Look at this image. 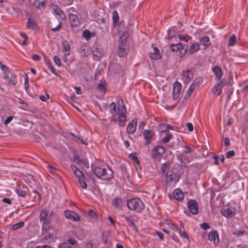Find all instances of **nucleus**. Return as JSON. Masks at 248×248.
<instances>
[{"mask_svg":"<svg viewBox=\"0 0 248 248\" xmlns=\"http://www.w3.org/2000/svg\"><path fill=\"white\" fill-rule=\"evenodd\" d=\"M161 170L163 175H165V182L170 186H174L176 183L175 174L172 170H170V165L169 163H165L163 164Z\"/></svg>","mask_w":248,"mask_h":248,"instance_id":"1","label":"nucleus"},{"mask_svg":"<svg viewBox=\"0 0 248 248\" xmlns=\"http://www.w3.org/2000/svg\"><path fill=\"white\" fill-rule=\"evenodd\" d=\"M96 176L103 180H108L113 177V171L108 167H96L94 169Z\"/></svg>","mask_w":248,"mask_h":248,"instance_id":"2","label":"nucleus"},{"mask_svg":"<svg viewBox=\"0 0 248 248\" xmlns=\"http://www.w3.org/2000/svg\"><path fill=\"white\" fill-rule=\"evenodd\" d=\"M52 212L50 213L48 209L44 208L40 213V220L43 221L42 230L47 231L49 228V223L51 221Z\"/></svg>","mask_w":248,"mask_h":248,"instance_id":"3","label":"nucleus"},{"mask_svg":"<svg viewBox=\"0 0 248 248\" xmlns=\"http://www.w3.org/2000/svg\"><path fill=\"white\" fill-rule=\"evenodd\" d=\"M127 205L128 209L137 213H140L144 208V204L139 198L128 200Z\"/></svg>","mask_w":248,"mask_h":248,"instance_id":"4","label":"nucleus"},{"mask_svg":"<svg viewBox=\"0 0 248 248\" xmlns=\"http://www.w3.org/2000/svg\"><path fill=\"white\" fill-rule=\"evenodd\" d=\"M70 168L72 170L74 174L77 178L78 181L80 185L81 186L84 188L86 189L87 188V184L85 183L86 178L82 173L75 165L73 164H71L70 165Z\"/></svg>","mask_w":248,"mask_h":248,"instance_id":"5","label":"nucleus"},{"mask_svg":"<svg viewBox=\"0 0 248 248\" xmlns=\"http://www.w3.org/2000/svg\"><path fill=\"white\" fill-rule=\"evenodd\" d=\"M165 153V149L161 146H155L152 151V157L153 158L160 157Z\"/></svg>","mask_w":248,"mask_h":248,"instance_id":"6","label":"nucleus"},{"mask_svg":"<svg viewBox=\"0 0 248 248\" xmlns=\"http://www.w3.org/2000/svg\"><path fill=\"white\" fill-rule=\"evenodd\" d=\"M187 207L190 212L193 215L198 213V205L197 202L194 200H190L187 202Z\"/></svg>","mask_w":248,"mask_h":248,"instance_id":"7","label":"nucleus"},{"mask_svg":"<svg viewBox=\"0 0 248 248\" xmlns=\"http://www.w3.org/2000/svg\"><path fill=\"white\" fill-rule=\"evenodd\" d=\"M64 215L66 218L73 221H78L80 220V217L78 214L74 211L66 210L64 212Z\"/></svg>","mask_w":248,"mask_h":248,"instance_id":"8","label":"nucleus"},{"mask_svg":"<svg viewBox=\"0 0 248 248\" xmlns=\"http://www.w3.org/2000/svg\"><path fill=\"white\" fill-rule=\"evenodd\" d=\"M51 9L52 10V13L53 14L58 16L59 18L62 19L65 18V15L63 11H62L60 8L57 5H51L50 6Z\"/></svg>","mask_w":248,"mask_h":248,"instance_id":"9","label":"nucleus"},{"mask_svg":"<svg viewBox=\"0 0 248 248\" xmlns=\"http://www.w3.org/2000/svg\"><path fill=\"white\" fill-rule=\"evenodd\" d=\"M182 89V85L178 82H175L173 86L172 95L174 100L179 98Z\"/></svg>","mask_w":248,"mask_h":248,"instance_id":"10","label":"nucleus"},{"mask_svg":"<svg viewBox=\"0 0 248 248\" xmlns=\"http://www.w3.org/2000/svg\"><path fill=\"white\" fill-rule=\"evenodd\" d=\"M11 77L10 75L5 74L4 78L8 84L15 86L17 83V80L16 74L11 73Z\"/></svg>","mask_w":248,"mask_h":248,"instance_id":"11","label":"nucleus"},{"mask_svg":"<svg viewBox=\"0 0 248 248\" xmlns=\"http://www.w3.org/2000/svg\"><path fill=\"white\" fill-rule=\"evenodd\" d=\"M137 121L136 119H132L128 124L126 132L128 134L133 133L136 130Z\"/></svg>","mask_w":248,"mask_h":248,"instance_id":"12","label":"nucleus"},{"mask_svg":"<svg viewBox=\"0 0 248 248\" xmlns=\"http://www.w3.org/2000/svg\"><path fill=\"white\" fill-rule=\"evenodd\" d=\"M127 49L125 43L120 41L118 46V54L120 57H123L127 54Z\"/></svg>","mask_w":248,"mask_h":248,"instance_id":"13","label":"nucleus"},{"mask_svg":"<svg viewBox=\"0 0 248 248\" xmlns=\"http://www.w3.org/2000/svg\"><path fill=\"white\" fill-rule=\"evenodd\" d=\"M69 19L72 28L77 27L79 25L78 17L73 14H69Z\"/></svg>","mask_w":248,"mask_h":248,"instance_id":"14","label":"nucleus"},{"mask_svg":"<svg viewBox=\"0 0 248 248\" xmlns=\"http://www.w3.org/2000/svg\"><path fill=\"white\" fill-rule=\"evenodd\" d=\"M208 239L213 241L214 244H217L219 242L218 233L217 231H211L209 233Z\"/></svg>","mask_w":248,"mask_h":248,"instance_id":"15","label":"nucleus"},{"mask_svg":"<svg viewBox=\"0 0 248 248\" xmlns=\"http://www.w3.org/2000/svg\"><path fill=\"white\" fill-rule=\"evenodd\" d=\"M235 208L233 207H231L221 211V215L224 217L228 218H231L233 217L235 213Z\"/></svg>","mask_w":248,"mask_h":248,"instance_id":"16","label":"nucleus"},{"mask_svg":"<svg viewBox=\"0 0 248 248\" xmlns=\"http://www.w3.org/2000/svg\"><path fill=\"white\" fill-rule=\"evenodd\" d=\"M193 77L192 72L188 69L183 71L182 75V80L185 83L188 82Z\"/></svg>","mask_w":248,"mask_h":248,"instance_id":"17","label":"nucleus"},{"mask_svg":"<svg viewBox=\"0 0 248 248\" xmlns=\"http://www.w3.org/2000/svg\"><path fill=\"white\" fill-rule=\"evenodd\" d=\"M123 107L124 108L123 109H120V108H118V111H117V113L116 114L118 115L119 121L121 122H124L125 121L126 118H125V106L124 105L123 106Z\"/></svg>","mask_w":248,"mask_h":248,"instance_id":"18","label":"nucleus"},{"mask_svg":"<svg viewBox=\"0 0 248 248\" xmlns=\"http://www.w3.org/2000/svg\"><path fill=\"white\" fill-rule=\"evenodd\" d=\"M154 135V133L153 131L150 130H146L143 133V136L146 140V144H148L151 142V140L153 136Z\"/></svg>","mask_w":248,"mask_h":248,"instance_id":"19","label":"nucleus"},{"mask_svg":"<svg viewBox=\"0 0 248 248\" xmlns=\"http://www.w3.org/2000/svg\"><path fill=\"white\" fill-rule=\"evenodd\" d=\"M150 57L151 59L157 60L161 58L159 49L156 47H154L153 51L151 52Z\"/></svg>","mask_w":248,"mask_h":248,"instance_id":"20","label":"nucleus"},{"mask_svg":"<svg viewBox=\"0 0 248 248\" xmlns=\"http://www.w3.org/2000/svg\"><path fill=\"white\" fill-rule=\"evenodd\" d=\"M173 197L178 201H181L184 198V194L182 191L180 189H176L173 192Z\"/></svg>","mask_w":248,"mask_h":248,"instance_id":"21","label":"nucleus"},{"mask_svg":"<svg viewBox=\"0 0 248 248\" xmlns=\"http://www.w3.org/2000/svg\"><path fill=\"white\" fill-rule=\"evenodd\" d=\"M213 71L216 76V78L217 80L220 81L222 77L221 68L219 66H215Z\"/></svg>","mask_w":248,"mask_h":248,"instance_id":"22","label":"nucleus"},{"mask_svg":"<svg viewBox=\"0 0 248 248\" xmlns=\"http://www.w3.org/2000/svg\"><path fill=\"white\" fill-rule=\"evenodd\" d=\"M27 27L28 29L35 30L38 28L35 21L31 17L28 18L27 22Z\"/></svg>","mask_w":248,"mask_h":248,"instance_id":"23","label":"nucleus"},{"mask_svg":"<svg viewBox=\"0 0 248 248\" xmlns=\"http://www.w3.org/2000/svg\"><path fill=\"white\" fill-rule=\"evenodd\" d=\"M63 51L65 56H69L70 52V46L69 43L64 41L62 42Z\"/></svg>","mask_w":248,"mask_h":248,"instance_id":"24","label":"nucleus"},{"mask_svg":"<svg viewBox=\"0 0 248 248\" xmlns=\"http://www.w3.org/2000/svg\"><path fill=\"white\" fill-rule=\"evenodd\" d=\"M179 234L184 239H186L188 241H189L187 234L185 230L184 226L182 223H180V224Z\"/></svg>","mask_w":248,"mask_h":248,"instance_id":"25","label":"nucleus"},{"mask_svg":"<svg viewBox=\"0 0 248 248\" xmlns=\"http://www.w3.org/2000/svg\"><path fill=\"white\" fill-rule=\"evenodd\" d=\"M223 83L222 81H219L213 89V92L217 95H219L222 93V87Z\"/></svg>","mask_w":248,"mask_h":248,"instance_id":"26","label":"nucleus"},{"mask_svg":"<svg viewBox=\"0 0 248 248\" xmlns=\"http://www.w3.org/2000/svg\"><path fill=\"white\" fill-rule=\"evenodd\" d=\"M124 218L127 222V223L128 224L129 226L131 227L133 229L135 230L136 231H137V228L136 226L135 225V223H134L133 220L132 219V217L130 216L126 217L124 216Z\"/></svg>","mask_w":248,"mask_h":248,"instance_id":"27","label":"nucleus"},{"mask_svg":"<svg viewBox=\"0 0 248 248\" xmlns=\"http://www.w3.org/2000/svg\"><path fill=\"white\" fill-rule=\"evenodd\" d=\"M200 42L201 44L204 45L205 47H207L211 45L209 38L207 36L200 38Z\"/></svg>","mask_w":248,"mask_h":248,"instance_id":"28","label":"nucleus"},{"mask_svg":"<svg viewBox=\"0 0 248 248\" xmlns=\"http://www.w3.org/2000/svg\"><path fill=\"white\" fill-rule=\"evenodd\" d=\"M180 156L182 159V162L185 163L189 162L192 158L191 155H187L185 154H181Z\"/></svg>","mask_w":248,"mask_h":248,"instance_id":"29","label":"nucleus"},{"mask_svg":"<svg viewBox=\"0 0 248 248\" xmlns=\"http://www.w3.org/2000/svg\"><path fill=\"white\" fill-rule=\"evenodd\" d=\"M182 46L183 45L182 43H178L176 44H172L170 45V48L172 51L175 52L178 51L181 49Z\"/></svg>","mask_w":248,"mask_h":248,"instance_id":"30","label":"nucleus"},{"mask_svg":"<svg viewBox=\"0 0 248 248\" xmlns=\"http://www.w3.org/2000/svg\"><path fill=\"white\" fill-rule=\"evenodd\" d=\"M0 68L3 71V77H4L5 74H6V75H10V71L9 68L6 65L3 64L1 62H0Z\"/></svg>","mask_w":248,"mask_h":248,"instance_id":"31","label":"nucleus"},{"mask_svg":"<svg viewBox=\"0 0 248 248\" xmlns=\"http://www.w3.org/2000/svg\"><path fill=\"white\" fill-rule=\"evenodd\" d=\"M200 49V45L198 43H194L192 44L189 49V51L191 54H193L198 50H199Z\"/></svg>","mask_w":248,"mask_h":248,"instance_id":"32","label":"nucleus"},{"mask_svg":"<svg viewBox=\"0 0 248 248\" xmlns=\"http://www.w3.org/2000/svg\"><path fill=\"white\" fill-rule=\"evenodd\" d=\"M112 204L117 207H121L122 205V201L120 198L116 197L113 200Z\"/></svg>","mask_w":248,"mask_h":248,"instance_id":"33","label":"nucleus"},{"mask_svg":"<svg viewBox=\"0 0 248 248\" xmlns=\"http://www.w3.org/2000/svg\"><path fill=\"white\" fill-rule=\"evenodd\" d=\"M16 192L19 196L24 197L26 195L27 190L26 188L23 189L20 187H19L16 189Z\"/></svg>","mask_w":248,"mask_h":248,"instance_id":"34","label":"nucleus"},{"mask_svg":"<svg viewBox=\"0 0 248 248\" xmlns=\"http://www.w3.org/2000/svg\"><path fill=\"white\" fill-rule=\"evenodd\" d=\"M82 36L87 41L89 40L92 36V33L91 31L88 30H85L82 32Z\"/></svg>","mask_w":248,"mask_h":248,"instance_id":"35","label":"nucleus"},{"mask_svg":"<svg viewBox=\"0 0 248 248\" xmlns=\"http://www.w3.org/2000/svg\"><path fill=\"white\" fill-rule=\"evenodd\" d=\"M33 4L37 8H40L45 6V1L42 0H36L34 1Z\"/></svg>","mask_w":248,"mask_h":248,"instance_id":"36","label":"nucleus"},{"mask_svg":"<svg viewBox=\"0 0 248 248\" xmlns=\"http://www.w3.org/2000/svg\"><path fill=\"white\" fill-rule=\"evenodd\" d=\"M109 108H110V110H109L110 112L112 115L116 114V113H117V111H118L117 110L116 104L115 103H114V102H112L110 104Z\"/></svg>","mask_w":248,"mask_h":248,"instance_id":"37","label":"nucleus"},{"mask_svg":"<svg viewBox=\"0 0 248 248\" xmlns=\"http://www.w3.org/2000/svg\"><path fill=\"white\" fill-rule=\"evenodd\" d=\"M46 65L47 66L48 69L51 71V72L55 75V76H58V73L55 70V69L53 68L51 63L48 61H46Z\"/></svg>","mask_w":248,"mask_h":248,"instance_id":"38","label":"nucleus"},{"mask_svg":"<svg viewBox=\"0 0 248 248\" xmlns=\"http://www.w3.org/2000/svg\"><path fill=\"white\" fill-rule=\"evenodd\" d=\"M24 223L22 221H20L18 223H16L13 225L12 229L13 230H17L23 226Z\"/></svg>","mask_w":248,"mask_h":248,"instance_id":"39","label":"nucleus"},{"mask_svg":"<svg viewBox=\"0 0 248 248\" xmlns=\"http://www.w3.org/2000/svg\"><path fill=\"white\" fill-rule=\"evenodd\" d=\"M97 89L101 92L103 93L105 91V82L101 81L97 85Z\"/></svg>","mask_w":248,"mask_h":248,"instance_id":"40","label":"nucleus"},{"mask_svg":"<svg viewBox=\"0 0 248 248\" xmlns=\"http://www.w3.org/2000/svg\"><path fill=\"white\" fill-rule=\"evenodd\" d=\"M178 38L180 40L187 42L188 41V40L191 38V37L186 34H179L178 36Z\"/></svg>","mask_w":248,"mask_h":248,"instance_id":"41","label":"nucleus"},{"mask_svg":"<svg viewBox=\"0 0 248 248\" xmlns=\"http://www.w3.org/2000/svg\"><path fill=\"white\" fill-rule=\"evenodd\" d=\"M195 87L193 85L191 84L187 90L186 95L185 96V98L189 97L191 95V93L195 90Z\"/></svg>","mask_w":248,"mask_h":248,"instance_id":"42","label":"nucleus"},{"mask_svg":"<svg viewBox=\"0 0 248 248\" xmlns=\"http://www.w3.org/2000/svg\"><path fill=\"white\" fill-rule=\"evenodd\" d=\"M187 49V46L183 45L182 46V48L179 50V55H180V57H182L185 55Z\"/></svg>","mask_w":248,"mask_h":248,"instance_id":"43","label":"nucleus"},{"mask_svg":"<svg viewBox=\"0 0 248 248\" xmlns=\"http://www.w3.org/2000/svg\"><path fill=\"white\" fill-rule=\"evenodd\" d=\"M167 130V124H161L158 126V131L159 132H163Z\"/></svg>","mask_w":248,"mask_h":248,"instance_id":"44","label":"nucleus"},{"mask_svg":"<svg viewBox=\"0 0 248 248\" xmlns=\"http://www.w3.org/2000/svg\"><path fill=\"white\" fill-rule=\"evenodd\" d=\"M172 135L170 133H168L166 135V136H165L161 140L164 143H167L170 141Z\"/></svg>","mask_w":248,"mask_h":248,"instance_id":"45","label":"nucleus"},{"mask_svg":"<svg viewBox=\"0 0 248 248\" xmlns=\"http://www.w3.org/2000/svg\"><path fill=\"white\" fill-rule=\"evenodd\" d=\"M202 82V79L201 78H196L192 84L195 87H198Z\"/></svg>","mask_w":248,"mask_h":248,"instance_id":"46","label":"nucleus"},{"mask_svg":"<svg viewBox=\"0 0 248 248\" xmlns=\"http://www.w3.org/2000/svg\"><path fill=\"white\" fill-rule=\"evenodd\" d=\"M236 40V37L234 35H232L230 38L229 42V46H232L235 44Z\"/></svg>","mask_w":248,"mask_h":248,"instance_id":"47","label":"nucleus"},{"mask_svg":"<svg viewBox=\"0 0 248 248\" xmlns=\"http://www.w3.org/2000/svg\"><path fill=\"white\" fill-rule=\"evenodd\" d=\"M168 38L171 39L175 36V32L173 30L170 29L168 31Z\"/></svg>","mask_w":248,"mask_h":248,"instance_id":"48","label":"nucleus"},{"mask_svg":"<svg viewBox=\"0 0 248 248\" xmlns=\"http://www.w3.org/2000/svg\"><path fill=\"white\" fill-rule=\"evenodd\" d=\"M183 151V154H190L193 152V149L189 146H185Z\"/></svg>","mask_w":248,"mask_h":248,"instance_id":"49","label":"nucleus"},{"mask_svg":"<svg viewBox=\"0 0 248 248\" xmlns=\"http://www.w3.org/2000/svg\"><path fill=\"white\" fill-rule=\"evenodd\" d=\"M200 227L203 230H206L210 228V225L206 222H203L200 224Z\"/></svg>","mask_w":248,"mask_h":248,"instance_id":"50","label":"nucleus"},{"mask_svg":"<svg viewBox=\"0 0 248 248\" xmlns=\"http://www.w3.org/2000/svg\"><path fill=\"white\" fill-rule=\"evenodd\" d=\"M54 61L55 63V64L58 66H61V62L59 58L57 56H55L54 57Z\"/></svg>","mask_w":248,"mask_h":248,"instance_id":"51","label":"nucleus"},{"mask_svg":"<svg viewBox=\"0 0 248 248\" xmlns=\"http://www.w3.org/2000/svg\"><path fill=\"white\" fill-rule=\"evenodd\" d=\"M73 158L74 162H76L78 165L80 164L82 162V161L79 159L77 155H74Z\"/></svg>","mask_w":248,"mask_h":248,"instance_id":"52","label":"nucleus"},{"mask_svg":"<svg viewBox=\"0 0 248 248\" xmlns=\"http://www.w3.org/2000/svg\"><path fill=\"white\" fill-rule=\"evenodd\" d=\"M61 27H62V22L61 21H60L59 22L58 25L57 26V27L55 28H51V30L53 31H59L61 28Z\"/></svg>","mask_w":248,"mask_h":248,"instance_id":"53","label":"nucleus"},{"mask_svg":"<svg viewBox=\"0 0 248 248\" xmlns=\"http://www.w3.org/2000/svg\"><path fill=\"white\" fill-rule=\"evenodd\" d=\"M234 152L232 150V151H229L228 152H227V154H226V157L227 158H230L231 157H232V156H233L234 155Z\"/></svg>","mask_w":248,"mask_h":248,"instance_id":"54","label":"nucleus"},{"mask_svg":"<svg viewBox=\"0 0 248 248\" xmlns=\"http://www.w3.org/2000/svg\"><path fill=\"white\" fill-rule=\"evenodd\" d=\"M59 248H70L69 244L67 243H63L59 245Z\"/></svg>","mask_w":248,"mask_h":248,"instance_id":"55","label":"nucleus"},{"mask_svg":"<svg viewBox=\"0 0 248 248\" xmlns=\"http://www.w3.org/2000/svg\"><path fill=\"white\" fill-rule=\"evenodd\" d=\"M234 234L237 236H242L244 234V231L241 230H237L234 232Z\"/></svg>","mask_w":248,"mask_h":248,"instance_id":"56","label":"nucleus"},{"mask_svg":"<svg viewBox=\"0 0 248 248\" xmlns=\"http://www.w3.org/2000/svg\"><path fill=\"white\" fill-rule=\"evenodd\" d=\"M113 21L114 22H117V21H118L119 16H118V13L116 12H113Z\"/></svg>","mask_w":248,"mask_h":248,"instance_id":"57","label":"nucleus"},{"mask_svg":"<svg viewBox=\"0 0 248 248\" xmlns=\"http://www.w3.org/2000/svg\"><path fill=\"white\" fill-rule=\"evenodd\" d=\"M88 214L90 217H93V218L95 217L96 216L95 213L94 212V211L92 209H90L89 211Z\"/></svg>","mask_w":248,"mask_h":248,"instance_id":"58","label":"nucleus"},{"mask_svg":"<svg viewBox=\"0 0 248 248\" xmlns=\"http://www.w3.org/2000/svg\"><path fill=\"white\" fill-rule=\"evenodd\" d=\"M186 125L190 131H192L193 130L194 127L192 123H187L186 124Z\"/></svg>","mask_w":248,"mask_h":248,"instance_id":"59","label":"nucleus"},{"mask_svg":"<svg viewBox=\"0 0 248 248\" xmlns=\"http://www.w3.org/2000/svg\"><path fill=\"white\" fill-rule=\"evenodd\" d=\"M130 156L131 157L132 159L137 164H139L140 163V161L138 159V158L134 155H131Z\"/></svg>","mask_w":248,"mask_h":248,"instance_id":"60","label":"nucleus"},{"mask_svg":"<svg viewBox=\"0 0 248 248\" xmlns=\"http://www.w3.org/2000/svg\"><path fill=\"white\" fill-rule=\"evenodd\" d=\"M224 143L225 146L228 148L230 145V140L228 138H225L224 139Z\"/></svg>","mask_w":248,"mask_h":248,"instance_id":"61","label":"nucleus"},{"mask_svg":"<svg viewBox=\"0 0 248 248\" xmlns=\"http://www.w3.org/2000/svg\"><path fill=\"white\" fill-rule=\"evenodd\" d=\"M13 116H9L4 121V124H5L9 123L10 122L12 121V120H13Z\"/></svg>","mask_w":248,"mask_h":248,"instance_id":"62","label":"nucleus"},{"mask_svg":"<svg viewBox=\"0 0 248 248\" xmlns=\"http://www.w3.org/2000/svg\"><path fill=\"white\" fill-rule=\"evenodd\" d=\"M32 59L34 61H39L41 59V57L37 54H34L32 56Z\"/></svg>","mask_w":248,"mask_h":248,"instance_id":"63","label":"nucleus"},{"mask_svg":"<svg viewBox=\"0 0 248 248\" xmlns=\"http://www.w3.org/2000/svg\"><path fill=\"white\" fill-rule=\"evenodd\" d=\"M35 248H51L48 245H43V246H37L35 247Z\"/></svg>","mask_w":248,"mask_h":248,"instance_id":"64","label":"nucleus"}]
</instances>
